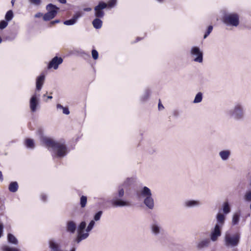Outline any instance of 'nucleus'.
Masks as SVG:
<instances>
[{"label": "nucleus", "mask_w": 251, "mask_h": 251, "mask_svg": "<svg viewBox=\"0 0 251 251\" xmlns=\"http://www.w3.org/2000/svg\"><path fill=\"white\" fill-rule=\"evenodd\" d=\"M38 132L41 135V142L47 147L51 148L57 157L62 158L67 155L68 150L64 143L55 141L50 138L44 136L41 129L38 130Z\"/></svg>", "instance_id": "1"}, {"label": "nucleus", "mask_w": 251, "mask_h": 251, "mask_svg": "<svg viewBox=\"0 0 251 251\" xmlns=\"http://www.w3.org/2000/svg\"><path fill=\"white\" fill-rule=\"evenodd\" d=\"M136 195L138 198H144L143 203L149 209L152 210L154 208V201L149 188L147 186L143 187L136 191Z\"/></svg>", "instance_id": "2"}, {"label": "nucleus", "mask_w": 251, "mask_h": 251, "mask_svg": "<svg viewBox=\"0 0 251 251\" xmlns=\"http://www.w3.org/2000/svg\"><path fill=\"white\" fill-rule=\"evenodd\" d=\"M125 191L123 188L119 187L118 193L115 194L110 202L114 207L130 206V202L121 199L124 195Z\"/></svg>", "instance_id": "3"}, {"label": "nucleus", "mask_w": 251, "mask_h": 251, "mask_svg": "<svg viewBox=\"0 0 251 251\" xmlns=\"http://www.w3.org/2000/svg\"><path fill=\"white\" fill-rule=\"evenodd\" d=\"M227 115L236 120H240L244 117L243 106L239 103H236L234 107L227 111Z\"/></svg>", "instance_id": "4"}, {"label": "nucleus", "mask_w": 251, "mask_h": 251, "mask_svg": "<svg viewBox=\"0 0 251 251\" xmlns=\"http://www.w3.org/2000/svg\"><path fill=\"white\" fill-rule=\"evenodd\" d=\"M240 239L239 233L231 235L226 233L225 236V245L227 247H235L238 246Z\"/></svg>", "instance_id": "5"}, {"label": "nucleus", "mask_w": 251, "mask_h": 251, "mask_svg": "<svg viewBox=\"0 0 251 251\" xmlns=\"http://www.w3.org/2000/svg\"><path fill=\"white\" fill-rule=\"evenodd\" d=\"M223 22L227 25L237 26L239 24V18L237 14H226L223 17Z\"/></svg>", "instance_id": "6"}, {"label": "nucleus", "mask_w": 251, "mask_h": 251, "mask_svg": "<svg viewBox=\"0 0 251 251\" xmlns=\"http://www.w3.org/2000/svg\"><path fill=\"white\" fill-rule=\"evenodd\" d=\"M46 9L48 12L43 16V20L45 21H48L56 16L59 8L54 4L50 3L46 6Z\"/></svg>", "instance_id": "7"}, {"label": "nucleus", "mask_w": 251, "mask_h": 251, "mask_svg": "<svg viewBox=\"0 0 251 251\" xmlns=\"http://www.w3.org/2000/svg\"><path fill=\"white\" fill-rule=\"evenodd\" d=\"M86 224L85 221H82L77 227V235L75 240V241L77 244L79 243L82 240L86 239L89 235V233H84V230L86 228Z\"/></svg>", "instance_id": "8"}, {"label": "nucleus", "mask_w": 251, "mask_h": 251, "mask_svg": "<svg viewBox=\"0 0 251 251\" xmlns=\"http://www.w3.org/2000/svg\"><path fill=\"white\" fill-rule=\"evenodd\" d=\"M48 244L50 251H64L62 250L61 244L55 239H50ZM70 251H75V249L73 248Z\"/></svg>", "instance_id": "9"}, {"label": "nucleus", "mask_w": 251, "mask_h": 251, "mask_svg": "<svg viewBox=\"0 0 251 251\" xmlns=\"http://www.w3.org/2000/svg\"><path fill=\"white\" fill-rule=\"evenodd\" d=\"M107 7V4L106 3L100 1L98 4L94 8L95 11V16L99 18H103L104 15V12L103 10Z\"/></svg>", "instance_id": "10"}, {"label": "nucleus", "mask_w": 251, "mask_h": 251, "mask_svg": "<svg viewBox=\"0 0 251 251\" xmlns=\"http://www.w3.org/2000/svg\"><path fill=\"white\" fill-rule=\"evenodd\" d=\"M192 56H196L193 59L195 62L201 63L203 61V52L198 47H193L191 50Z\"/></svg>", "instance_id": "11"}, {"label": "nucleus", "mask_w": 251, "mask_h": 251, "mask_svg": "<svg viewBox=\"0 0 251 251\" xmlns=\"http://www.w3.org/2000/svg\"><path fill=\"white\" fill-rule=\"evenodd\" d=\"M150 227L151 233L155 236L158 235L162 230L160 224L155 219L153 220Z\"/></svg>", "instance_id": "12"}, {"label": "nucleus", "mask_w": 251, "mask_h": 251, "mask_svg": "<svg viewBox=\"0 0 251 251\" xmlns=\"http://www.w3.org/2000/svg\"><path fill=\"white\" fill-rule=\"evenodd\" d=\"M39 94L35 93L30 98L29 104L30 108L32 112H35L37 109V107L39 104Z\"/></svg>", "instance_id": "13"}, {"label": "nucleus", "mask_w": 251, "mask_h": 251, "mask_svg": "<svg viewBox=\"0 0 251 251\" xmlns=\"http://www.w3.org/2000/svg\"><path fill=\"white\" fill-rule=\"evenodd\" d=\"M63 60L62 57L55 56L53 57L48 64V69L53 68L56 70L58 68V66L62 63Z\"/></svg>", "instance_id": "14"}, {"label": "nucleus", "mask_w": 251, "mask_h": 251, "mask_svg": "<svg viewBox=\"0 0 251 251\" xmlns=\"http://www.w3.org/2000/svg\"><path fill=\"white\" fill-rule=\"evenodd\" d=\"M226 218V215L224 214L218 213L216 217L217 223L215 226L222 228L225 225Z\"/></svg>", "instance_id": "15"}, {"label": "nucleus", "mask_w": 251, "mask_h": 251, "mask_svg": "<svg viewBox=\"0 0 251 251\" xmlns=\"http://www.w3.org/2000/svg\"><path fill=\"white\" fill-rule=\"evenodd\" d=\"M202 203L199 200H186L184 202V206L187 208H193L200 206Z\"/></svg>", "instance_id": "16"}, {"label": "nucleus", "mask_w": 251, "mask_h": 251, "mask_svg": "<svg viewBox=\"0 0 251 251\" xmlns=\"http://www.w3.org/2000/svg\"><path fill=\"white\" fill-rule=\"evenodd\" d=\"M81 16L82 13L80 12H77L73 15L71 19L65 21L64 24L67 25H73L76 23L78 19Z\"/></svg>", "instance_id": "17"}, {"label": "nucleus", "mask_w": 251, "mask_h": 251, "mask_svg": "<svg viewBox=\"0 0 251 251\" xmlns=\"http://www.w3.org/2000/svg\"><path fill=\"white\" fill-rule=\"evenodd\" d=\"M221 230L222 228L218 226H214V229L210 234V239L212 241H216L218 238L221 235Z\"/></svg>", "instance_id": "18"}, {"label": "nucleus", "mask_w": 251, "mask_h": 251, "mask_svg": "<svg viewBox=\"0 0 251 251\" xmlns=\"http://www.w3.org/2000/svg\"><path fill=\"white\" fill-rule=\"evenodd\" d=\"M231 155V151L228 150H222L219 153L221 159L225 161L227 160Z\"/></svg>", "instance_id": "19"}, {"label": "nucleus", "mask_w": 251, "mask_h": 251, "mask_svg": "<svg viewBox=\"0 0 251 251\" xmlns=\"http://www.w3.org/2000/svg\"><path fill=\"white\" fill-rule=\"evenodd\" d=\"M45 79V76L44 75H41L37 77L36 82V91H40L42 89L44 81Z\"/></svg>", "instance_id": "20"}, {"label": "nucleus", "mask_w": 251, "mask_h": 251, "mask_svg": "<svg viewBox=\"0 0 251 251\" xmlns=\"http://www.w3.org/2000/svg\"><path fill=\"white\" fill-rule=\"evenodd\" d=\"M76 229V226L74 221H70L68 222L67 224V230L71 233H75Z\"/></svg>", "instance_id": "21"}, {"label": "nucleus", "mask_w": 251, "mask_h": 251, "mask_svg": "<svg viewBox=\"0 0 251 251\" xmlns=\"http://www.w3.org/2000/svg\"><path fill=\"white\" fill-rule=\"evenodd\" d=\"M240 212L235 213L232 218V225L235 226L238 224L240 220Z\"/></svg>", "instance_id": "22"}, {"label": "nucleus", "mask_w": 251, "mask_h": 251, "mask_svg": "<svg viewBox=\"0 0 251 251\" xmlns=\"http://www.w3.org/2000/svg\"><path fill=\"white\" fill-rule=\"evenodd\" d=\"M230 211L231 208L229 202L227 201H225L223 204V214L226 215L230 213Z\"/></svg>", "instance_id": "23"}, {"label": "nucleus", "mask_w": 251, "mask_h": 251, "mask_svg": "<svg viewBox=\"0 0 251 251\" xmlns=\"http://www.w3.org/2000/svg\"><path fill=\"white\" fill-rule=\"evenodd\" d=\"M92 24L96 29H100L102 26V22L100 18H97L93 21Z\"/></svg>", "instance_id": "24"}, {"label": "nucleus", "mask_w": 251, "mask_h": 251, "mask_svg": "<svg viewBox=\"0 0 251 251\" xmlns=\"http://www.w3.org/2000/svg\"><path fill=\"white\" fill-rule=\"evenodd\" d=\"M210 243V241L209 239H204L201 241H200L197 245V248L199 249H201L208 246Z\"/></svg>", "instance_id": "25"}, {"label": "nucleus", "mask_w": 251, "mask_h": 251, "mask_svg": "<svg viewBox=\"0 0 251 251\" xmlns=\"http://www.w3.org/2000/svg\"><path fill=\"white\" fill-rule=\"evenodd\" d=\"M8 189L11 192H16L18 189V183L16 181L11 182L9 185Z\"/></svg>", "instance_id": "26"}, {"label": "nucleus", "mask_w": 251, "mask_h": 251, "mask_svg": "<svg viewBox=\"0 0 251 251\" xmlns=\"http://www.w3.org/2000/svg\"><path fill=\"white\" fill-rule=\"evenodd\" d=\"M7 240L8 242L17 245L18 244V240L17 238L12 234L8 233L7 235Z\"/></svg>", "instance_id": "27"}, {"label": "nucleus", "mask_w": 251, "mask_h": 251, "mask_svg": "<svg viewBox=\"0 0 251 251\" xmlns=\"http://www.w3.org/2000/svg\"><path fill=\"white\" fill-rule=\"evenodd\" d=\"M13 17L14 14L13 11L12 10H9L6 12L5 15V20L8 22L11 21Z\"/></svg>", "instance_id": "28"}, {"label": "nucleus", "mask_w": 251, "mask_h": 251, "mask_svg": "<svg viewBox=\"0 0 251 251\" xmlns=\"http://www.w3.org/2000/svg\"><path fill=\"white\" fill-rule=\"evenodd\" d=\"M244 200L247 202H250L251 201V190L247 189L244 196Z\"/></svg>", "instance_id": "29"}, {"label": "nucleus", "mask_w": 251, "mask_h": 251, "mask_svg": "<svg viewBox=\"0 0 251 251\" xmlns=\"http://www.w3.org/2000/svg\"><path fill=\"white\" fill-rule=\"evenodd\" d=\"M56 107L57 109H62L63 113L66 115H69L70 114V111L67 107H63L60 104H57L56 105Z\"/></svg>", "instance_id": "30"}, {"label": "nucleus", "mask_w": 251, "mask_h": 251, "mask_svg": "<svg viewBox=\"0 0 251 251\" xmlns=\"http://www.w3.org/2000/svg\"><path fill=\"white\" fill-rule=\"evenodd\" d=\"M202 99V94L199 92L195 96L193 102L195 103H199L201 101Z\"/></svg>", "instance_id": "31"}, {"label": "nucleus", "mask_w": 251, "mask_h": 251, "mask_svg": "<svg viewBox=\"0 0 251 251\" xmlns=\"http://www.w3.org/2000/svg\"><path fill=\"white\" fill-rule=\"evenodd\" d=\"M25 145L27 148L33 149L34 147V143L33 140L31 139H27L25 140Z\"/></svg>", "instance_id": "32"}, {"label": "nucleus", "mask_w": 251, "mask_h": 251, "mask_svg": "<svg viewBox=\"0 0 251 251\" xmlns=\"http://www.w3.org/2000/svg\"><path fill=\"white\" fill-rule=\"evenodd\" d=\"M2 251H20L18 249L15 248L10 247L8 246L5 245L2 247Z\"/></svg>", "instance_id": "33"}, {"label": "nucleus", "mask_w": 251, "mask_h": 251, "mask_svg": "<svg viewBox=\"0 0 251 251\" xmlns=\"http://www.w3.org/2000/svg\"><path fill=\"white\" fill-rule=\"evenodd\" d=\"M87 199L86 196H82L80 197V204L81 205V207L82 208H84L85 207L86 203H87Z\"/></svg>", "instance_id": "34"}, {"label": "nucleus", "mask_w": 251, "mask_h": 251, "mask_svg": "<svg viewBox=\"0 0 251 251\" xmlns=\"http://www.w3.org/2000/svg\"><path fill=\"white\" fill-rule=\"evenodd\" d=\"M95 224V222L94 220H91L90 221V222L89 223L88 226H87V227L86 229V233H89V232H90L93 229V228Z\"/></svg>", "instance_id": "35"}, {"label": "nucleus", "mask_w": 251, "mask_h": 251, "mask_svg": "<svg viewBox=\"0 0 251 251\" xmlns=\"http://www.w3.org/2000/svg\"><path fill=\"white\" fill-rule=\"evenodd\" d=\"M150 94H151V92H150V90H149V89L146 90L143 96L141 98L142 100L143 101H145L146 100H147L148 99V98L149 97Z\"/></svg>", "instance_id": "36"}, {"label": "nucleus", "mask_w": 251, "mask_h": 251, "mask_svg": "<svg viewBox=\"0 0 251 251\" xmlns=\"http://www.w3.org/2000/svg\"><path fill=\"white\" fill-rule=\"evenodd\" d=\"M8 25V22L5 20H2L0 22V29L2 30L5 28Z\"/></svg>", "instance_id": "37"}, {"label": "nucleus", "mask_w": 251, "mask_h": 251, "mask_svg": "<svg viewBox=\"0 0 251 251\" xmlns=\"http://www.w3.org/2000/svg\"><path fill=\"white\" fill-rule=\"evenodd\" d=\"M213 29V26L212 25H209L207 29L206 30V32L205 33L203 38L204 39H205L212 32Z\"/></svg>", "instance_id": "38"}, {"label": "nucleus", "mask_w": 251, "mask_h": 251, "mask_svg": "<svg viewBox=\"0 0 251 251\" xmlns=\"http://www.w3.org/2000/svg\"><path fill=\"white\" fill-rule=\"evenodd\" d=\"M102 211H99L97 213L95 214L94 217V219L95 221H99L100 220V217L102 215Z\"/></svg>", "instance_id": "39"}, {"label": "nucleus", "mask_w": 251, "mask_h": 251, "mask_svg": "<svg viewBox=\"0 0 251 251\" xmlns=\"http://www.w3.org/2000/svg\"><path fill=\"white\" fill-rule=\"evenodd\" d=\"M117 4V0H109L107 4V7L109 8H112L114 7Z\"/></svg>", "instance_id": "40"}, {"label": "nucleus", "mask_w": 251, "mask_h": 251, "mask_svg": "<svg viewBox=\"0 0 251 251\" xmlns=\"http://www.w3.org/2000/svg\"><path fill=\"white\" fill-rule=\"evenodd\" d=\"M92 56L94 60H96L98 58L99 53L96 50H92Z\"/></svg>", "instance_id": "41"}, {"label": "nucleus", "mask_w": 251, "mask_h": 251, "mask_svg": "<svg viewBox=\"0 0 251 251\" xmlns=\"http://www.w3.org/2000/svg\"><path fill=\"white\" fill-rule=\"evenodd\" d=\"M29 1L35 5H39L41 3V0H29Z\"/></svg>", "instance_id": "42"}, {"label": "nucleus", "mask_w": 251, "mask_h": 251, "mask_svg": "<svg viewBox=\"0 0 251 251\" xmlns=\"http://www.w3.org/2000/svg\"><path fill=\"white\" fill-rule=\"evenodd\" d=\"M41 200H42L43 201H44V202L46 201L47 197V196H46L45 194H42L41 195Z\"/></svg>", "instance_id": "43"}, {"label": "nucleus", "mask_w": 251, "mask_h": 251, "mask_svg": "<svg viewBox=\"0 0 251 251\" xmlns=\"http://www.w3.org/2000/svg\"><path fill=\"white\" fill-rule=\"evenodd\" d=\"M3 224L0 223V238L1 237L3 232Z\"/></svg>", "instance_id": "44"}, {"label": "nucleus", "mask_w": 251, "mask_h": 251, "mask_svg": "<svg viewBox=\"0 0 251 251\" xmlns=\"http://www.w3.org/2000/svg\"><path fill=\"white\" fill-rule=\"evenodd\" d=\"M42 16H43V14L42 13L38 12L34 16L35 18H40Z\"/></svg>", "instance_id": "45"}, {"label": "nucleus", "mask_w": 251, "mask_h": 251, "mask_svg": "<svg viewBox=\"0 0 251 251\" xmlns=\"http://www.w3.org/2000/svg\"><path fill=\"white\" fill-rule=\"evenodd\" d=\"M60 20H55L54 21H52L51 22H50V24L51 25H54L55 24H57V23H60Z\"/></svg>", "instance_id": "46"}, {"label": "nucleus", "mask_w": 251, "mask_h": 251, "mask_svg": "<svg viewBox=\"0 0 251 251\" xmlns=\"http://www.w3.org/2000/svg\"><path fill=\"white\" fill-rule=\"evenodd\" d=\"M158 107L159 110H161V109L164 108V106H163V105L161 103V102L160 101L158 103Z\"/></svg>", "instance_id": "47"}, {"label": "nucleus", "mask_w": 251, "mask_h": 251, "mask_svg": "<svg viewBox=\"0 0 251 251\" xmlns=\"http://www.w3.org/2000/svg\"><path fill=\"white\" fill-rule=\"evenodd\" d=\"M83 10H84V11L89 12V11H91V10H92V8H90V7L84 8L83 9Z\"/></svg>", "instance_id": "48"}, {"label": "nucleus", "mask_w": 251, "mask_h": 251, "mask_svg": "<svg viewBox=\"0 0 251 251\" xmlns=\"http://www.w3.org/2000/svg\"><path fill=\"white\" fill-rule=\"evenodd\" d=\"M3 180V175L1 171H0V181L2 182Z\"/></svg>", "instance_id": "49"}, {"label": "nucleus", "mask_w": 251, "mask_h": 251, "mask_svg": "<svg viewBox=\"0 0 251 251\" xmlns=\"http://www.w3.org/2000/svg\"><path fill=\"white\" fill-rule=\"evenodd\" d=\"M58 2L61 4H65L67 2L66 0H58Z\"/></svg>", "instance_id": "50"}, {"label": "nucleus", "mask_w": 251, "mask_h": 251, "mask_svg": "<svg viewBox=\"0 0 251 251\" xmlns=\"http://www.w3.org/2000/svg\"><path fill=\"white\" fill-rule=\"evenodd\" d=\"M248 190H251V181L249 183V188L248 189Z\"/></svg>", "instance_id": "51"}, {"label": "nucleus", "mask_w": 251, "mask_h": 251, "mask_svg": "<svg viewBox=\"0 0 251 251\" xmlns=\"http://www.w3.org/2000/svg\"><path fill=\"white\" fill-rule=\"evenodd\" d=\"M12 5L13 6L15 3V0H12L11 1Z\"/></svg>", "instance_id": "52"}, {"label": "nucleus", "mask_w": 251, "mask_h": 251, "mask_svg": "<svg viewBox=\"0 0 251 251\" xmlns=\"http://www.w3.org/2000/svg\"><path fill=\"white\" fill-rule=\"evenodd\" d=\"M52 98V97L51 96H49L48 97V99H51Z\"/></svg>", "instance_id": "53"}, {"label": "nucleus", "mask_w": 251, "mask_h": 251, "mask_svg": "<svg viewBox=\"0 0 251 251\" xmlns=\"http://www.w3.org/2000/svg\"><path fill=\"white\" fill-rule=\"evenodd\" d=\"M141 40V38L140 37H137V42L138 41H140Z\"/></svg>", "instance_id": "54"}, {"label": "nucleus", "mask_w": 251, "mask_h": 251, "mask_svg": "<svg viewBox=\"0 0 251 251\" xmlns=\"http://www.w3.org/2000/svg\"><path fill=\"white\" fill-rule=\"evenodd\" d=\"M157 0L158 1H159V2H162V1H163V0Z\"/></svg>", "instance_id": "55"}, {"label": "nucleus", "mask_w": 251, "mask_h": 251, "mask_svg": "<svg viewBox=\"0 0 251 251\" xmlns=\"http://www.w3.org/2000/svg\"><path fill=\"white\" fill-rule=\"evenodd\" d=\"M2 42V39L1 38V37L0 36V43H1Z\"/></svg>", "instance_id": "56"}, {"label": "nucleus", "mask_w": 251, "mask_h": 251, "mask_svg": "<svg viewBox=\"0 0 251 251\" xmlns=\"http://www.w3.org/2000/svg\"><path fill=\"white\" fill-rule=\"evenodd\" d=\"M45 96H46V94L44 95V97H45Z\"/></svg>", "instance_id": "57"}, {"label": "nucleus", "mask_w": 251, "mask_h": 251, "mask_svg": "<svg viewBox=\"0 0 251 251\" xmlns=\"http://www.w3.org/2000/svg\"><path fill=\"white\" fill-rule=\"evenodd\" d=\"M250 251H251V249L250 250Z\"/></svg>", "instance_id": "58"}]
</instances>
